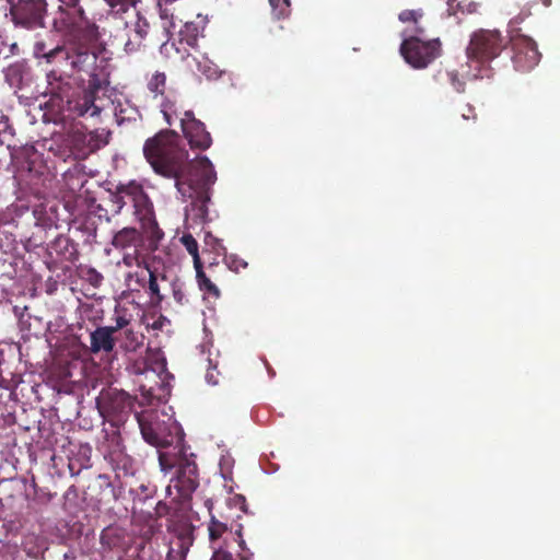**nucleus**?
Listing matches in <instances>:
<instances>
[{
    "mask_svg": "<svg viewBox=\"0 0 560 560\" xmlns=\"http://www.w3.org/2000/svg\"><path fill=\"white\" fill-rule=\"evenodd\" d=\"M127 203H131L136 219L140 222L150 242L154 243V247H156V243L162 240L164 233L155 219L153 202L140 183L130 180L127 184L118 185L114 191H109L107 198L109 209L105 208L104 210L106 214L109 212L112 215H117Z\"/></svg>",
    "mask_w": 560,
    "mask_h": 560,
    "instance_id": "7ed1b4c3",
    "label": "nucleus"
},
{
    "mask_svg": "<svg viewBox=\"0 0 560 560\" xmlns=\"http://www.w3.org/2000/svg\"><path fill=\"white\" fill-rule=\"evenodd\" d=\"M139 428L143 440L160 451H171L175 436L171 433L165 423L158 417L147 418L137 416ZM179 438H176V441Z\"/></svg>",
    "mask_w": 560,
    "mask_h": 560,
    "instance_id": "4468645a",
    "label": "nucleus"
},
{
    "mask_svg": "<svg viewBox=\"0 0 560 560\" xmlns=\"http://www.w3.org/2000/svg\"><path fill=\"white\" fill-rule=\"evenodd\" d=\"M97 147H98V144H92V143H90L89 149H88V150H85V151L83 152V155H84V154H86V153H89V152H92V151H93V150H95V148H97Z\"/></svg>",
    "mask_w": 560,
    "mask_h": 560,
    "instance_id": "603ef678",
    "label": "nucleus"
},
{
    "mask_svg": "<svg viewBox=\"0 0 560 560\" xmlns=\"http://www.w3.org/2000/svg\"><path fill=\"white\" fill-rule=\"evenodd\" d=\"M172 112H173V104L170 102H164L162 104V113L163 116L168 125H172Z\"/></svg>",
    "mask_w": 560,
    "mask_h": 560,
    "instance_id": "a18cd8bd",
    "label": "nucleus"
},
{
    "mask_svg": "<svg viewBox=\"0 0 560 560\" xmlns=\"http://www.w3.org/2000/svg\"><path fill=\"white\" fill-rule=\"evenodd\" d=\"M140 389L143 393V395H145L148 398H152V397L155 396L154 393H153V388L152 387H149L147 389L145 385H140Z\"/></svg>",
    "mask_w": 560,
    "mask_h": 560,
    "instance_id": "09e8293b",
    "label": "nucleus"
},
{
    "mask_svg": "<svg viewBox=\"0 0 560 560\" xmlns=\"http://www.w3.org/2000/svg\"><path fill=\"white\" fill-rule=\"evenodd\" d=\"M163 271L158 269H150L148 265H144L138 269L130 270L125 275L124 282L128 291L139 293L145 289L150 296V282L153 277H162Z\"/></svg>",
    "mask_w": 560,
    "mask_h": 560,
    "instance_id": "a211bd4d",
    "label": "nucleus"
},
{
    "mask_svg": "<svg viewBox=\"0 0 560 560\" xmlns=\"http://www.w3.org/2000/svg\"><path fill=\"white\" fill-rule=\"evenodd\" d=\"M445 74L456 92L463 93L465 91V81L459 78L457 71H446Z\"/></svg>",
    "mask_w": 560,
    "mask_h": 560,
    "instance_id": "58836bf2",
    "label": "nucleus"
},
{
    "mask_svg": "<svg viewBox=\"0 0 560 560\" xmlns=\"http://www.w3.org/2000/svg\"><path fill=\"white\" fill-rule=\"evenodd\" d=\"M253 558V553L249 552L247 549L245 551H243L242 555H240V560H252ZM210 560H236L233 555L226 550L225 548H223L222 546L218 547Z\"/></svg>",
    "mask_w": 560,
    "mask_h": 560,
    "instance_id": "72a5a7b5",
    "label": "nucleus"
},
{
    "mask_svg": "<svg viewBox=\"0 0 560 560\" xmlns=\"http://www.w3.org/2000/svg\"><path fill=\"white\" fill-rule=\"evenodd\" d=\"M101 544L108 550L125 551L130 547L127 530L119 526H108L101 533Z\"/></svg>",
    "mask_w": 560,
    "mask_h": 560,
    "instance_id": "6ab92c4d",
    "label": "nucleus"
},
{
    "mask_svg": "<svg viewBox=\"0 0 560 560\" xmlns=\"http://www.w3.org/2000/svg\"><path fill=\"white\" fill-rule=\"evenodd\" d=\"M447 11L450 14H456L457 12L465 13V8L462 1L447 0Z\"/></svg>",
    "mask_w": 560,
    "mask_h": 560,
    "instance_id": "c03bdc74",
    "label": "nucleus"
},
{
    "mask_svg": "<svg viewBox=\"0 0 560 560\" xmlns=\"http://www.w3.org/2000/svg\"><path fill=\"white\" fill-rule=\"evenodd\" d=\"M47 83L48 104L65 119L96 118L113 104L109 82L97 74H92L88 86L80 89L73 85L69 75L62 77L51 70L47 73Z\"/></svg>",
    "mask_w": 560,
    "mask_h": 560,
    "instance_id": "f03ea898",
    "label": "nucleus"
},
{
    "mask_svg": "<svg viewBox=\"0 0 560 560\" xmlns=\"http://www.w3.org/2000/svg\"><path fill=\"white\" fill-rule=\"evenodd\" d=\"M541 3L548 8L551 5V0H541Z\"/></svg>",
    "mask_w": 560,
    "mask_h": 560,
    "instance_id": "864d4df0",
    "label": "nucleus"
},
{
    "mask_svg": "<svg viewBox=\"0 0 560 560\" xmlns=\"http://www.w3.org/2000/svg\"><path fill=\"white\" fill-rule=\"evenodd\" d=\"M145 369L161 376L167 370V362L164 353L159 348H148L144 358Z\"/></svg>",
    "mask_w": 560,
    "mask_h": 560,
    "instance_id": "b1692460",
    "label": "nucleus"
},
{
    "mask_svg": "<svg viewBox=\"0 0 560 560\" xmlns=\"http://www.w3.org/2000/svg\"><path fill=\"white\" fill-rule=\"evenodd\" d=\"M422 16V10H404L399 13L398 19L402 23L412 22L417 24Z\"/></svg>",
    "mask_w": 560,
    "mask_h": 560,
    "instance_id": "4c0bfd02",
    "label": "nucleus"
},
{
    "mask_svg": "<svg viewBox=\"0 0 560 560\" xmlns=\"http://www.w3.org/2000/svg\"><path fill=\"white\" fill-rule=\"evenodd\" d=\"M51 49L46 50V45L43 42L36 43L35 45V56L36 57H43L46 59L47 62L51 63L55 61H60V58H48V54Z\"/></svg>",
    "mask_w": 560,
    "mask_h": 560,
    "instance_id": "ea45409f",
    "label": "nucleus"
},
{
    "mask_svg": "<svg viewBox=\"0 0 560 560\" xmlns=\"http://www.w3.org/2000/svg\"><path fill=\"white\" fill-rule=\"evenodd\" d=\"M180 242L186 250L192 256L194 267H198L199 264H202L198 250L199 246L195 237L191 234H184L180 237Z\"/></svg>",
    "mask_w": 560,
    "mask_h": 560,
    "instance_id": "2f4dec72",
    "label": "nucleus"
},
{
    "mask_svg": "<svg viewBox=\"0 0 560 560\" xmlns=\"http://www.w3.org/2000/svg\"><path fill=\"white\" fill-rule=\"evenodd\" d=\"M143 154L153 171L165 178L175 179V187L183 198L194 199L198 215L206 219L211 187L217 173L207 156L189 160L188 151L179 145V136L164 130L149 138Z\"/></svg>",
    "mask_w": 560,
    "mask_h": 560,
    "instance_id": "f257e3e1",
    "label": "nucleus"
},
{
    "mask_svg": "<svg viewBox=\"0 0 560 560\" xmlns=\"http://www.w3.org/2000/svg\"><path fill=\"white\" fill-rule=\"evenodd\" d=\"M170 294L180 306L188 303L185 283L177 276L168 275L163 270L162 277L151 279L150 299L153 303L160 304Z\"/></svg>",
    "mask_w": 560,
    "mask_h": 560,
    "instance_id": "9b49d317",
    "label": "nucleus"
},
{
    "mask_svg": "<svg viewBox=\"0 0 560 560\" xmlns=\"http://www.w3.org/2000/svg\"><path fill=\"white\" fill-rule=\"evenodd\" d=\"M413 32L416 33L415 36L422 35L424 33V28L419 25V22L415 24Z\"/></svg>",
    "mask_w": 560,
    "mask_h": 560,
    "instance_id": "3c124183",
    "label": "nucleus"
},
{
    "mask_svg": "<svg viewBox=\"0 0 560 560\" xmlns=\"http://www.w3.org/2000/svg\"><path fill=\"white\" fill-rule=\"evenodd\" d=\"M459 115H460V118H463L464 120H476L477 118V114L475 112V108L469 105V104H466L459 112Z\"/></svg>",
    "mask_w": 560,
    "mask_h": 560,
    "instance_id": "37998d69",
    "label": "nucleus"
},
{
    "mask_svg": "<svg viewBox=\"0 0 560 560\" xmlns=\"http://www.w3.org/2000/svg\"><path fill=\"white\" fill-rule=\"evenodd\" d=\"M130 30L145 39L150 31V23L140 12H137V20Z\"/></svg>",
    "mask_w": 560,
    "mask_h": 560,
    "instance_id": "e433bc0d",
    "label": "nucleus"
},
{
    "mask_svg": "<svg viewBox=\"0 0 560 560\" xmlns=\"http://www.w3.org/2000/svg\"><path fill=\"white\" fill-rule=\"evenodd\" d=\"M192 456V454L188 456L184 451L182 439L177 440V444L171 451L159 452V464L162 471L168 472L176 468V475L172 482L183 498L190 497L199 485L198 467Z\"/></svg>",
    "mask_w": 560,
    "mask_h": 560,
    "instance_id": "39448f33",
    "label": "nucleus"
},
{
    "mask_svg": "<svg viewBox=\"0 0 560 560\" xmlns=\"http://www.w3.org/2000/svg\"><path fill=\"white\" fill-rule=\"evenodd\" d=\"M90 343L92 353L112 352L115 348L114 329L108 326L97 327L90 335Z\"/></svg>",
    "mask_w": 560,
    "mask_h": 560,
    "instance_id": "aec40b11",
    "label": "nucleus"
},
{
    "mask_svg": "<svg viewBox=\"0 0 560 560\" xmlns=\"http://www.w3.org/2000/svg\"><path fill=\"white\" fill-rule=\"evenodd\" d=\"M144 38L135 34L131 30L128 32V38L124 45V49L127 54H133L144 47Z\"/></svg>",
    "mask_w": 560,
    "mask_h": 560,
    "instance_id": "c9c22d12",
    "label": "nucleus"
},
{
    "mask_svg": "<svg viewBox=\"0 0 560 560\" xmlns=\"http://www.w3.org/2000/svg\"><path fill=\"white\" fill-rule=\"evenodd\" d=\"M46 14V0H16L10 5V15L14 25L27 30L44 27Z\"/></svg>",
    "mask_w": 560,
    "mask_h": 560,
    "instance_id": "9d476101",
    "label": "nucleus"
},
{
    "mask_svg": "<svg viewBox=\"0 0 560 560\" xmlns=\"http://www.w3.org/2000/svg\"><path fill=\"white\" fill-rule=\"evenodd\" d=\"M196 270V279L198 282L199 289L207 293L208 295L218 299L220 296L219 288L207 277L202 269V264H199L198 267H195Z\"/></svg>",
    "mask_w": 560,
    "mask_h": 560,
    "instance_id": "bb28decb",
    "label": "nucleus"
},
{
    "mask_svg": "<svg viewBox=\"0 0 560 560\" xmlns=\"http://www.w3.org/2000/svg\"><path fill=\"white\" fill-rule=\"evenodd\" d=\"M130 323V318L126 317L125 315H118L115 318V326H108L109 328L114 329V334L120 329H126Z\"/></svg>",
    "mask_w": 560,
    "mask_h": 560,
    "instance_id": "79ce46f5",
    "label": "nucleus"
},
{
    "mask_svg": "<svg viewBox=\"0 0 560 560\" xmlns=\"http://www.w3.org/2000/svg\"><path fill=\"white\" fill-rule=\"evenodd\" d=\"M210 512V521L208 523L209 541L213 551L228 544L229 540L236 541L242 551L246 550L245 541L242 537L243 526L237 522L241 513L246 512V500L241 494L230 498L225 508L213 513Z\"/></svg>",
    "mask_w": 560,
    "mask_h": 560,
    "instance_id": "20e7f679",
    "label": "nucleus"
},
{
    "mask_svg": "<svg viewBox=\"0 0 560 560\" xmlns=\"http://www.w3.org/2000/svg\"><path fill=\"white\" fill-rule=\"evenodd\" d=\"M141 242V234L135 228H124L118 231L113 237V245L115 248H127L137 246Z\"/></svg>",
    "mask_w": 560,
    "mask_h": 560,
    "instance_id": "393cba45",
    "label": "nucleus"
},
{
    "mask_svg": "<svg viewBox=\"0 0 560 560\" xmlns=\"http://www.w3.org/2000/svg\"><path fill=\"white\" fill-rule=\"evenodd\" d=\"M50 248L62 260L74 262L79 258L77 244L66 235H58L51 243Z\"/></svg>",
    "mask_w": 560,
    "mask_h": 560,
    "instance_id": "4be33fe9",
    "label": "nucleus"
},
{
    "mask_svg": "<svg viewBox=\"0 0 560 560\" xmlns=\"http://www.w3.org/2000/svg\"><path fill=\"white\" fill-rule=\"evenodd\" d=\"M179 35L182 42H185L190 47H195L199 36L202 35V30L197 23L187 22L179 31Z\"/></svg>",
    "mask_w": 560,
    "mask_h": 560,
    "instance_id": "cd10ccee",
    "label": "nucleus"
},
{
    "mask_svg": "<svg viewBox=\"0 0 560 560\" xmlns=\"http://www.w3.org/2000/svg\"><path fill=\"white\" fill-rule=\"evenodd\" d=\"M133 406L129 394L117 388L102 389L96 397V407L108 424L124 425Z\"/></svg>",
    "mask_w": 560,
    "mask_h": 560,
    "instance_id": "6e6552de",
    "label": "nucleus"
},
{
    "mask_svg": "<svg viewBox=\"0 0 560 560\" xmlns=\"http://www.w3.org/2000/svg\"><path fill=\"white\" fill-rule=\"evenodd\" d=\"M400 54L411 67L424 69L441 55V42L422 40L419 36H410L402 40Z\"/></svg>",
    "mask_w": 560,
    "mask_h": 560,
    "instance_id": "1a4fd4ad",
    "label": "nucleus"
},
{
    "mask_svg": "<svg viewBox=\"0 0 560 560\" xmlns=\"http://www.w3.org/2000/svg\"><path fill=\"white\" fill-rule=\"evenodd\" d=\"M33 215L35 218V224L43 229L57 226L59 219L57 206L51 202H43L35 206L33 209Z\"/></svg>",
    "mask_w": 560,
    "mask_h": 560,
    "instance_id": "412c9836",
    "label": "nucleus"
},
{
    "mask_svg": "<svg viewBox=\"0 0 560 560\" xmlns=\"http://www.w3.org/2000/svg\"><path fill=\"white\" fill-rule=\"evenodd\" d=\"M119 264H122L130 269H138L147 265L145 258L139 254L138 249H135L133 253L125 254Z\"/></svg>",
    "mask_w": 560,
    "mask_h": 560,
    "instance_id": "f704fd0d",
    "label": "nucleus"
},
{
    "mask_svg": "<svg viewBox=\"0 0 560 560\" xmlns=\"http://www.w3.org/2000/svg\"><path fill=\"white\" fill-rule=\"evenodd\" d=\"M504 37L498 30H477L471 36L469 44L466 48V55L471 63H476L475 68L478 69L472 74L475 79L492 77V69L489 67L490 62L500 56L505 48Z\"/></svg>",
    "mask_w": 560,
    "mask_h": 560,
    "instance_id": "423d86ee",
    "label": "nucleus"
},
{
    "mask_svg": "<svg viewBox=\"0 0 560 560\" xmlns=\"http://www.w3.org/2000/svg\"><path fill=\"white\" fill-rule=\"evenodd\" d=\"M97 209L98 210H103L102 206L101 205H97Z\"/></svg>",
    "mask_w": 560,
    "mask_h": 560,
    "instance_id": "6e6d98bb",
    "label": "nucleus"
},
{
    "mask_svg": "<svg viewBox=\"0 0 560 560\" xmlns=\"http://www.w3.org/2000/svg\"><path fill=\"white\" fill-rule=\"evenodd\" d=\"M56 32L73 38L93 35L95 24L88 18L84 0H57V10L52 19Z\"/></svg>",
    "mask_w": 560,
    "mask_h": 560,
    "instance_id": "0eeeda50",
    "label": "nucleus"
},
{
    "mask_svg": "<svg viewBox=\"0 0 560 560\" xmlns=\"http://www.w3.org/2000/svg\"><path fill=\"white\" fill-rule=\"evenodd\" d=\"M198 70L203 73L208 79L215 78L218 74V70L215 67L208 65V61L205 60L203 65L201 61H198Z\"/></svg>",
    "mask_w": 560,
    "mask_h": 560,
    "instance_id": "a19ab883",
    "label": "nucleus"
},
{
    "mask_svg": "<svg viewBox=\"0 0 560 560\" xmlns=\"http://www.w3.org/2000/svg\"><path fill=\"white\" fill-rule=\"evenodd\" d=\"M148 90L155 95H163L166 90V74L156 71L148 82Z\"/></svg>",
    "mask_w": 560,
    "mask_h": 560,
    "instance_id": "7c9ffc66",
    "label": "nucleus"
},
{
    "mask_svg": "<svg viewBox=\"0 0 560 560\" xmlns=\"http://www.w3.org/2000/svg\"><path fill=\"white\" fill-rule=\"evenodd\" d=\"M14 137V129L9 122V118L5 116L0 117V145L5 144L8 148L11 147V141Z\"/></svg>",
    "mask_w": 560,
    "mask_h": 560,
    "instance_id": "473e14b6",
    "label": "nucleus"
},
{
    "mask_svg": "<svg viewBox=\"0 0 560 560\" xmlns=\"http://www.w3.org/2000/svg\"><path fill=\"white\" fill-rule=\"evenodd\" d=\"M272 16L277 20L285 19L291 13V0H268Z\"/></svg>",
    "mask_w": 560,
    "mask_h": 560,
    "instance_id": "c756f323",
    "label": "nucleus"
},
{
    "mask_svg": "<svg viewBox=\"0 0 560 560\" xmlns=\"http://www.w3.org/2000/svg\"><path fill=\"white\" fill-rule=\"evenodd\" d=\"M214 370H208L207 374H206V380L209 384L211 385H217L218 384V378L215 377L214 375Z\"/></svg>",
    "mask_w": 560,
    "mask_h": 560,
    "instance_id": "de8ad7c7",
    "label": "nucleus"
},
{
    "mask_svg": "<svg viewBox=\"0 0 560 560\" xmlns=\"http://www.w3.org/2000/svg\"><path fill=\"white\" fill-rule=\"evenodd\" d=\"M120 427L109 424L108 428L103 429L104 440L100 443V451L113 466L126 469L130 465L131 458L126 454Z\"/></svg>",
    "mask_w": 560,
    "mask_h": 560,
    "instance_id": "ddd939ff",
    "label": "nucleus"
},
{
    "mask_svg": "<svg viewBox=\"0 0 560 560\" xmlns=\"http://www.w3.org/2000/svg\"><path fill=\"white\" fill-rule=\"evenodd\" d=\"M180 126L191 149L205 151L212 144L210 132L202 121L197 119L191 110H186L180 118Z\"/></svg>",
    "mask_w": 560,
    "mask_h": 560,
    "instance_id": "dca6fc26",
    "label": "nucleus"
},
{
    "mask_svg": "<svg viewBox=\"0 0 560 560\" xmlns=\"http://www.w3.org/2000/svg\"><path fill=\"white\" fill-rule=\"evenodd\" d=\"M48 58H60L66 62L70 71L89 72L95 68L97 56L85 47H72L67 49L63 46H56L48 54Z\"/></svg>",
    "mask_w": 560,
    "mask_h": 560,
    "instance_id": "2eb2a0df",
    "label": "nucleus"
},
{
    "mask_svg": "<svg viewBox=\"0 0 560 560\" xmlns=\"http://www.w3.org/2000/svg\"><path fill=\"white\" fill-rule=\"evenodd\" d=\"M520 21H521V19H518V18H514V19H512V20H511V22H510V23H511L512 25H515V24L520 23Z\"/></svg>",
    "mask_w": 560,
    "mask_h": 560,
    "instance_id": "5fc2aeb1",
    "label": "nucleus"
},
{
    "mask_svg": "<svg viewBox=\"0 0 560 560\" xmlns=\"http://www.w3.org/2000/svg\"><path fill=\"white\" fill-rule=\"evenodd\" d=\"M464 8H465V12H467V13H474L477 11V4L474 2L468 3L466 7L464 5Z\"/></svg>",
    "mask_w": 560,
    "mask_h": 560,
    "instance_id": "8fccbe9b",
    "label": "nucleus"
},
{
    "mask_svg": "<svg viewBox=\"0 0 560 560\" xmlns=\"http://www.w3.org/2000/svg\"><path fill=\"white\" fill-rule=\"evenodd\" d=\"M209 238L213 240V250L218 254V255H221L223 254L224 255V262L226 265V267L231 270V271H234V272H240L242 269H246L248 264L245 259H243L242 257L235 255V254H231V255H226L225 254V247L223 246V244L221 243V241L219 240H215L213 238L210 234H208L206 236V243L209 244Z\"/></svg>",
    "mask_w": 560,
    "mask_h": 560,
    "instance_id": "5701e85b",
    "label": "nucleus"
},
{
    "mask_svg": "<svg viewBox=\"0 0 560 560\" xmlns=\"http://www.w3.org/2000/svg\"><path fill=\"white\" fill-rule=\"evenodd\" d=\"M512 62L515 70L527 72L534 69L540 61L541 54L537 44L530 37L517 34L511 37Z\"/></svg>",
    "mask_w": 560,
    "mask_h": 560,
    "instance_id": "f8f14e48",
    "label": "nucleus"
},
{
    "mask_svg": "<svg viewBox=\"0 0 560 560\" xmlns=\"http://www.w3.org/2000/svg\"><path fill=\"white\" fill-rule=\"evenodd\" d=\"M113 14L121 15L135 9L142 0H104Z\"/></svg>",
    "mask_w": 560,
    "mask_h": 560,
    "instance_id": "c85d7f7f",
    "label": "nucleus"
},
{
    "mask_svg": "<svg viewBox=\"0 0 560 560\" xmlns=\"http://www.w3.org/2000/svg\"><path fill=\"white\" fill-rule=\"evenodd\" d=\"M12 218L9 213L1 211L0 212V229L11 222Z\"/></svg>",
    "mask_w": 560,
    "mask_h": 560,
    "instance_id": "49530a36",
    "label": "nucleus"
},
{
    "mask_svg": "<svg viewBox=\"0 0 560 560\" xmlns=\"http://www.w3.org/2000/svg\"><path fill=\"white\" fill-rule=\"evenodd\" d=\"M144 341L143 334L135 331L132 328H126L122 331L121 348L127 352H136Z\"/></svg>",
    "mask_w": 560,
    "mask_h": 560,
    "instance_id": "a878e982",
    "label": "nucleus"
},
{
    "mask_svg": "<svg viewBox=\"0 0 560 560\" xmlns=\"http://www.w3.org/2000/svg\"><path fill=\"white\" fill-rule=\"evenodd\" d=\"M18 164L21 176L26 175L30 180L39 178L46 171L43 156L34 147L23 150L22 156L18 158Z\"/></svg>",
    "mask_w": 560,
    "mask_h": 560,
    "instance_id": "f3484780",
    "label": "nucleus"
}]
</instances>
